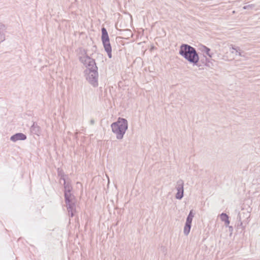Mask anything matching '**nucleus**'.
<instances>
[{
	"label": "nucleus",
	"instance_id": "nucleus-6",
	"mask_svg": "<svg viewBox=\"0 0 260 260\" xmlns=\"http://www.w3.org/2000/svg\"><path fill=\"white\" fill-rule=\"evenodd\" d=\"M79 61L87 68L84 71L85 73H87V71H92V70H94V68H98L95 59L90 57V59H86L83 57H81L79 58Z\"/></svg>",
	"mask_w": 260,
	"mask_h": 260
},
{
	"label": "nucleus",
	"instance_id": "nucleus-2",
	"mask_svg": "<svg viewBox=\"0 0 260 260\" xmlns=\"http://www.w3.org/2000/svg\"><path fill=\"white\" fill-rule=\"evenodd\" d=\"M111 127L112 132L116 134V138L121 140L128 128L127 120L125 118L119 117L116 121L111 124Z\"/></svg>",
	"mask_w": 260,
	"mask_h": 260
},
{
	"label": "nucleus",
	"instance_id": "nucleus-7",
	"mask_svg": "<svg viewBox=\"0 0 260 260\" xmlns=\"http://www.w3.org/2000/svg\"><path fill=\"white\" fill-rule=\"evenodd\" d=\"M175 187L177 191L175 198L176 199L181 200L184 196V181L182 179H179Z\"/></svg>",
	"mask_w": 260,
	"mask_h": 260
},
{
	"label": "nucleus",
	"instance_id": "nucleus-5",
	"mask_svg": "<svg viewBox=\"0 0 260 260\" xmlns=\"http://www.w3.org/2000/svg\"><path fill=\"white\" fill-rule=\"evenodd\" d=\"M98 68H94V70H92L90 71H87L88 76L86 77L87 80L89 83L94 87H97L98 86Z\"/></svg>",
	"mask_w": 260,
	"mask_h": 260
},
{
	"label": "nucleus",
	"instance_id": "nucleus-24",
	"mask_svg": "<svg viewBox=\"0 0 260 260\" xmlns=\"http://www.w3.org/2000/svg\"><path fill=\"white\" fill-rule=\"evenodd\" d=\"M238 54V55L240 56H244V55L243 54V53H244V52L243 51H242L241 50L240 51H239L238 52H236Z\"/></svg>",
	"mask_w": 260,
	"mask_h": 260
},
{
	"label": "nucleus",
	"instance_id": "nucleus-14",
	"mask_svg": "<svg viewBox=\"0 0 260 260\" xmlns=\"http://www.w3.org/2000/svg\"><path fill=\"white\" fill-rule=\"evenodd\" d=\"M57 173L58 176L60 177V179L62 180L63 182H64V181H66V177H68V176L64 174L63 171L58 168Z\"/></svg>",
	"mask_w": 260,
	"mask_h": 260
},
{
	"label": "nucleus",
	"instance_id": "nucleus-20",
	"mask_svg": "<svg viewBox=\"0 0 260 260\" xmlns=\"http://www.w3.org/2000/svg\"><path fill=\"white\" fill-rule=\"evenodd\" d=\"M231 49L234 50H235L236 52H238L239 51H240V47H236L235 46V45H231Z\"/></svg>",
	"mask_w": 260,
	"mask_h": 260
},
{
	"label": "nucleus",
	"instance_id": "nucleus-16",
	"mask_svg": "<svg viewBox=\"0 0 260 260\" xmlns=\"http://www.w3.org/2000/svg\"><path fill=\"white\" fill-rule=\"evenodd\" d=\"M200 62L204 64L205 66L208 67H210V63L212 64L211 60H210L206 57L205 59H201Z\"/></svg>",
	"mask_w": 260,
	"mask_h": 260
},
{
	"label": "nucleus",
	"instance_id": "nucleus-25",
	"mask_svg": "<svg viewBox=\"0 0 260 260\" xmlns=\"http://www.w3.org/2000/svg\"><path fill=\"white\" fill-rule=\"evenodd\" d=\"M237 220L239 221V222L241 221V214L240 213H239L238 214Z\"/></svg>",
	"mask_w": 260,
	"mask_h": 260
},
{
	"label": "nucleus",
	"instance_id": "nucleus-4",
	"mask_svg": "<svg viewBox=\"0 0 260 260\" xmlns=\"http://www.w3.org/2000/svg\"><path fill=\"white\" fill-rule=\"evenodd\" d=\"M64 201L69 215L73 217L76 212L75 197L73 193H64Z\"/></svg>",
	"mask_w": 260,
	"mask_h": 260
},
{
	"label": "nucleus",
	"instance_id": "nucleus-12",
	"mask_svg": "<svg viewBox=\"0 0 260 260\" xmlns=\"http://www.w3.org/2000/svg\"><path fill=\"white\" fill-rule=\"evenodd\" d=\"M63 188H64V193H71V191L73 189L71 184L67 181H64L63 182Z\"/></svg>",
	"mask_w": 260,
	"mask_h": 260
},
{
	"label": "nucleus",
	"instance_id": "nucleus-21",
	"mask_svg": "<svg viewBox=\"0 0 260 260\" xmlns=\"http://www.w3.org/2000/svg\"><path fill=\"white\" fill-rule=\"evenodd\" d=\"M228 228L229 229V231L230 232V236L231 237L232 235L234 229H233V227L232 226H231H231H229Z\"/></svg>",
	"mask_w": 260,
	"mask_h": 260
},
{
	"label": "nucleus",
	"instance_id": "nucleus-9",
	"mask_svg": "<svg viewBox=\"0 0 260 260\" xmlns=\"http://www.w3.org/2000/svg\"><path fill=\"white\" fill-rule=\"evenodd\" d=\"M31 133L34 135L39 136L41 134V128L37 124V122H34L30 127Z\"/></svg>",
	"mask_w": 260,
	"mask_h": 260
},
{
	"label": "nucleus",
	"instance_id": "nucleus-26",
	"mask_svg": "<svg viewBox=\"0 0 260 260\" xmlns=\"http://www.w3.org/2000/svg\"><path fill=\"white\" fill-rule=\"evenodd\" d=\"M94 122H95V121H94V119H91V120H90V124H91V125H93V124H94Z\"/></svg>",
	"mask_w": 260,
	"mask_h": 260
},
{
	"label": "nucleus",
	"instance_id": "nucleus-13",
	"mask_svg": "<svg viewBox=\"0 0 260 260\" xmlns=\"http://www.w3.org/2000/svg\"><path fill=\"white\" fill-rule=\"evenodd\" d=\"M191 227V223L185 222L183 232L185 235L187 236L190 232Z\"/></svg>",
	"mask_w": 260,
	"mask_h": 260
},
{
	"label": "nucleus",
	"instance_id": "nucleus-18",
	"mask_svg": "<svg viewBox=\"0 0 260 260\" xmlns=\"http://www.w3.org/2000/svg\"><path fill=\"white\" fill-rule=\"evenodd\" d=\"M220 218L222 221H225L229 219V216L225 213H222L220 214Z\"/></svg>",
	"mask_w": 260,
	"mask_h": 260
},
{
	"label": "nucleus",
	"instance_id": "nucleus-11",
	"mask_svg": "<svg viewBox=\"0 0 260 260\" xmlns=\"http://www.w3.org/2000/svg\"><path fill=\"white\" fill-rule=\"evenodd\" d=\"M77 52L79 55V59L81 57H83L86 59H90V56L87 54V50L86 49H83L82 47H80L78 49Z\"/></svg>",
	"mask_w": 260,
	"mask_h": 260
},
{
	"label": "nucleus",
	"instance_id": "nucleus-22",
	"mask_svg": "<svg viewBox=\"0 0 260 260\" xmlns=\"http://www.w3.org/2000/svg\"><path fill=\"white\" fill-rule=\"evenodd\" d=\"M240 226H241L243 229H244L245 227L243 226V222L242 221H240L237 224V228H239Z\"/></svg>",
	"mask_w": 260,
	"mask_h": 260
},
{
	"label": "nucleus",
	"instance_id": "nucleus-8",
	"mask_svg": "<svg viewBox=\"0 0 260 260\" xmlns=\"http://www.w3.org/2000/svg\"><path fill=\"white\" fill-rule=\"evenodd\" d=\"M26 139V135L22 133H16L10 137V140L14 142H15L19 140L24 141Z\"/></svg>",
	"mask_w": 260,
	"mask_h": 260
},
{
	"label": "nucleus",
	"instance_id": "nucleus-15",
	"mask_svg": "<svg viewBox=\"0 0 260 260\" xmlns=\"http://www.w3.org/2000/svg\"><path fill=\"white\" fill-rule=\"evenodd\" d=\"M194 213H193V210H191L189 211L188 215L187 216L186 221V222L192 223V219L194 217Z\"/></svg>",
	"mask_w": 260,
	"mask_h": 260
},
{
	"label": "nucleus",
	"instance_id": "nucleus-10",
	"mask_svg": "<svg viewBox=\"0 0 260 260\" xmlns=\"http://www.w3.org/2000/svg\"><path fill=\"white\" fill-rule=\"evenodd\" d=\"M199 49L201 51L206 53L210 58H212L214 54L213 53H211L210 49L205 45H201Z\"/></svg>",
	"mask_w": 260,
	"mask_h": 260
},
{
	"label": "nucleus",
	"instance_id": "nucleus-19",
	"mask_svg": "<svg viewBox=\"0 0 260 260\" xmlns=\"http://www.w3.org/2000/svg\"><path fill=\"white\" fill-rule=\"evenodd\" d=\"M254 7V5L251 4V5H248L246 6H244L243 7V9L244 10H247V9H252Z\"/></svg>",
	"mask_w": 260,
	"mask_h": 260
},
{
	"label": "nucleus",
	"instance_id": "nucleus-3",
	"mask_svg": "<svg viewBox=\"0 0 260 260\" xmlns=\"http://www.w3.org/2000/svg\"><path fill=\"white\" fill-rule=\"evenodd\" d=\"M101 41L105 51L107 52L109 58L112 57V46L110 42V38L106 28L102 27L101 28Z\"/></svg>",
	"mask_w": 260,
	"mask_h": 260
},
{
	"label": "nucleus",
	"instance_id": "nucleus-17",
	"mask_svg": "<svg viewBox=\"0 0 260 260\" xmlns=\"http://www.w3.org/2000/svg\"><path fill=\"white\" fill-rule=\"evenodd\" d=\"M5 29V25L4 24H1L0 25V35H1V39L2 41H3L5 40L4 36V30Z\"/></svg>",
	"mask_w": 260,
	"mask_h": 260
},
{
	"label": "nucleus",
	"instance_id": "nucleus-1",
	"mask_svg": "<svg viewBox=\"0 0 260 260\" xmlns=\"http://www.w3.org/2000/svg\"><path fill=\"white\" fill-rule=\"evenodd\" d=\"M179 54L193 66L201 67L200 57L195 48L187 44H182L180 46Z\"/></svg>",
	"mask_w": 260,
	"mask_h": 260
},
{
	"label": "nucleus",
	"instance_id": "nucleus-23",
	"mask_svg": "<svg viewBox=\"0 0 260 260\" xmlns=\"http://www.w3.org/2000/svg\"><path fill=\"white\" fill-rule=\"evenodd\" d=\"M224 222L225 226L226 227H228L229 226H230L229 224H230V221L229 219H227L226 220H225Z\"/></svg>",
	"mask_w": 260,
	"mask_h": 260
}]
</instances>
